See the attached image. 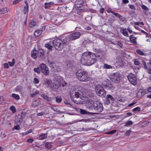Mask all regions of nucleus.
I'll return each mask as SVG.
<instances>
[{
  "instance_id": "obj_54",
  "label": "nucleus",
  "mask_w": 151,
  "mask_h": 151,
  "mask_svg": "<svg viewBox=\"0 0 151 151\" xmlns=\"http://www.w3.org/2000/svg\"><path fill=\"white\" fill-rule=\"evenodd\" d=\"M116 130H114L112 131H111L109 132H107L106 133V134H112L113 133H115L116 132Z\"/></svg>"
},
{
  "instance_id": "obj_61",
  "label": "nucleus",
  "mask_w": 151,
  "mask_h": 151,
  "mask_svg": "<svg viewBox=\"0 0 151 151\" xmlns=\"http://www.w3.org/2000/svg\"><path fill=\"white\" fill-rule=\"evenodd\" d=\"M51 109L54 111L56 112H60V111L58 110V109L55 106H54L52 107H51Z\"/></svg>"
},
{
  "instance_id": "obj_6",
  "label": "nucleus",
  "mask_w": 151,
  "mask_h": 151,
  "mask_svg": "<svg viewBox=\"0 0 151 151\" xmlns=\"http://www.w3.org/2000/svg\"><path fill=\"white\" fill-rule=\"evenodd\" d=\"M95 90L96 93L100 96L104 97L106 94L104 88L100 84H98L95 86Z\"/></svg>"
},
{
  "instance_id": "obj_47",
  "label": "nucleus",
  "mask_w": 151,
  "mask_h": 151,
  "mask_svg": "<svg viewBox=\"0 0 151 151\" xmlns=\"http://www.w3.org/2000/svg\"><path fill=\"white\" fill-rule=\"evenodd\" d=\"M44 4V7L46 9H48L51 7L50 5L48 4L47 3H45Z\"/></svg>"
},
{
  "instance_id": "obj_24",
  "label": "nucleus",
  "mask_w": 151,
  "mask_h": 151,
  "mask_svg": "<svg viewBox=\"0 0 151 151\" xmlns=\"http://www.w3.org/2000/svg\"><path fill=\"white\" fill-rule=\"evenodd\" d=\"M115 65L118 68L122 67L123 66V63L122 60L121 59L117 60Z\"/></svg>"
},
{
  "instance_id": "obj_26",
  "label": "nucleus",
  "mask_w": 151,
  "mask_h": 151,
  "mask_svg": "<svg viewBox=\"0 0 151 151\" xmlns=\"http://www.w3.org/2000/svg\"><path fill=\"white\" fill-rule=\"evenodd\" d=\"M41 96L44 99L50 102L51 101V99L45 94H42L41 95Z\"/></svg>"
},
{
  "instance_id": "obj_1",
  "label": "nucleus",
  "mask_w": 151,
  "mask_h": 151,
  "mask_svg": "<svg viewBox=\"0 0 151 151\" xmlns=\"http://www.w3.org/2000/svg\"><path fill=\"white\" fill-rule=\"evenodd\" d=\"M96 56L93 53L87 52L83 53L81 58L82 63L86 65L90 66L96 63Z\"/></svg>"
},
{
  "instance_id": "obj_53",
  "label": "nucleus",
  "mask_w": 151,
  "mask_h": 151,
  "mask_svg": "<svg viewBox=\"0 0 151 151\" xmlns=\"http://www.w3.org/2000/svg\"><path fill=\"white\" fill-rule=\"evenodd\" d=\"M33 83L35 84H37L39 83V80L37 78H35L34 79Z\"/></svg>"
},
{
  "instance_id": "obj_27",
  "label": "nucleus",
  "mask_w": 151,
  "mask_h": 151,
  "mask_svg": "<svg viewBox=\"0 0 151 151\" xmlns=\"http://www.w3.org/2000/svg\"><path fill=\"white\" fill-rule=\"evenodd\" d=\"M23 11L24 12V14L26 15V19H27V16L29 11V6H24V7Z\"/></svg>"
},
{
  "instance_id": "obj_63",
  "label": "nucleus",
  "mask_w": 151,
  "mask_h": 151,
  "mask_svg": "<svg viewBox=\"0 0 151 151\" xmlns=\"http://www.w3.org/2000/svg\"><path fill=\"white\" fill-rule=\"evenodd\" d=\"M4 101V99L2 96L0 95V104L2 103Z\"/></svg>"
},
{
  "instance_id": "obj_32",
  "label": "nucleus",
  "mask_w": 151,
  "mask_h": 151,
  "mask_svg": "<svg viewBox=\"0 0 151 151\" xmlns=\"http://www.w3.org/2000/svg\"><path fill=\"white\" fill-rule=\"evenodd\" d=\"M8 9L7 8H5L0 9V14H5L8 12Z\"/></svg>"
},
{
  "instance_id": "obj_43",
  "label": "nucleus",
  "mask_w": 151,
  "mask_h": 151,
  "mask_svg": "<svg viewBox=\"0 0 151 151\" xmlns=\"http://www.w3.org/2000/svg\"><path fill=\"white\" fill-rule=\"evenodd\" d=\"M46 26V25L43 26L38 30L42 33V32L45 29Z\"/></svg>"
},
{
  "instance_id": "obj_37",
  "label": "nucleus",
  "mask_w": 151,
  "mask_h": 151,
  "mask_svg": "<svg viewBox=\"0 0 151 151\" xmlns=\"http://www.w3.org/2000/svg\"><path fill=\"white\" fill-rule=\"evenodd\" d=\"M12 97L17 100H19L20 99L19 96L18 94L15 93H12Z\"/></svg>"
},
{
  "instance_id": "obj_58",
  "label": "nucleus",
  "mask_w": 151,
  "mask_h": 151,
  "mask_svg": "<svg viewBox=\"0 0 151 151\" xmlns=\"http://www.w3.org/2000/svg\"><path fill=\"white\" fill-rule=\"evenodd\" d=\"M110 103V101L108 99L106 98V100L105 101V103L107 105L109 104Z\"/></svg>"
},
{
  "instance_id": "obj_2",
  "label": "nucleus",
  "mask_w": 151,
  "mask_h": 151,
  "mask_svg": "<svg viewBox=\"0 0 151 151\" xmlns=\"http://www.w3.org/2000/svg\"><path fill=\"white\" fill-rule=\"evenodd\" d=\"M76 104H83V99H81V97L84 98V100L86 99H88V96H90L89 94L88 93V91L85 90L84 88H82L81 91H78L76 92Z\"/></svg>"
},
{
  "instance_id": "obj_42",
  "label": "nucleus",
  "mask_w": 151,
  "mask_h": 151,
  "mask_svg": "<svg viewBox=\"0 0 151 151\" xmlns=\"http://www.w3.org/2000/svg\"><path fill=\"white\" fill-rule=\"evenodd\" d=\"M35 22L34 21H31L29 24V27L31 28H32L35 25Z\"/></svg>"
},
{
  "instance_id": "obj_50",
  "label": "nucleus",
  "mask_w": 151,
  "mask_h": 151,
  "mask_svg": "<svg viewBox=\"0 0 151 151\" xmlns=\"http://www.w3.org/2000/svg\"><path fill=\"white\" fill-rule=\"evenodd\" d=\"M141 7L142 9L146 11H148V8L145 5H142L141 6Z\"/></svg>"
},
{
  "instance_id": "obj_41",
  "label": "nucleus",
  "mask_w": 151,
  "mask_h": 151,
  "mask_svg": "<svg viewBox=\"0 0 151 151\" xmlns=\"http://www.w3.org/2000/svg\"><path fill=\"white\" fill-rule=\"evenodd\" d=\"M8 63L9 64V65L10 66H12L14 65L15 63V60L14 58H13L12 59V62H9Z\"/></svg>"
},
{
  "instance_id": "obj_46",
  "label": "nucleus",
  "mask_w": 151,
  "mask_h": 151,
  "mask_svg": "<svg viewBox=\"0 0 151 151\" xmlns=\"http://www.w3.org/2000/svg\"><path fill=\"white\" fill-rule=\"evenodd\" d=\"M134 64L136 65H139L140 64V62L137 59L134 60Z\"/></svg>"
},
{
  "instance_id": "obj_5",
  "label": "nucleus",
  "mask_w": 151,
  "mask_h": 151,
  "mask_svg": "<svg viewBox=\"0 0 151 151\" xmlns=\"http://www.w3.org/2000/svg\"><path fill=\"white\" fill-rule=\"evenodd\" d=\"M55 48L57 50H61L63 47L64 43L62 40L59 38L54 40L52 42Z\"/></svg>"
},
{
  "instance_id": "obj_33",
  "label": "nucleus",
  "mask_w": 151,
  "mask_h": 151,
  "mask_svg": "<svg viewBox=\"0 0 151 151\" xmlns=\"http://www.w3.org/2000/svg\"><path fill=\"white\" fill-rule=\"evenodd\" d=\"M56 81L58 82V84H59L60 83H61L62 82H63V78L61 76H57L56 78Z\"/></svg>"
},
{
  "instance_id": "obj_39",
  "label": "nucleus",
  "mask_w": 151,
  "mask_h": 151,
  "mask_svg": "<svg viewBox=\"0 0 151 151\" xmlns=\"http://www.w3.org/2000/svg\"><path fill=\"white\" fill-rule=\"evenodd\" d=\"M62 100L61 96H57L55 98V101L58 103H60Z\"/></svg>"
},
{
  "instance_id": "obj_28",
  "label": "nucleus",
  "mask_w": 151,
  "mask_h": 151,
  "mask_svg": "<svg viewBox=\"0 0 151 151\" xmlns=\"http://www.w3.org/2000/svg\"><path fill=\"white\" fill-rule=\"evenodd\" d=\"M40 104V101L39 100H35L33 101L32 103V106L36 107Z\"/></svg>"
},
{
  "instance_id": "obj_18",
  "label": "nucleus",
  "mask_w": 151,
  "mask_h": 151,
  "mask_svg": "<svg viewBox=\"0 0 151 151\" xmlns=\"http://www.w3.org/2000/svg\"><path fill=\"white\" fill-rule=\"evenodd\" d=\"M60 86V84L52 83L51 84L50 87L53 91H56Z\"/></svg>"
},
{
  "instance_id": "obj_31",
  "label": "nucleus",
  "mask_w": 151,
  "mask_h": 151,
  "mask_svg": "<svg viewBox=\"0 0 151 151\" xmlns=\"http://www.w3.org/2000/svg\"><path fill=\"white\" fill-rule=\"evenodd\" d=\"M45 47L49 50H52V46L50 42H47L45 45Z\"/></svg>"
},
{
  "instance_id": "obj_64",
  "label": "nucleus",
  "mask_w": 151,
  "mask_h": 151,
  "mask_svg": "<svg viewBox=\"0 0 151 151\" xmlns=\"http://www.w3.org/2000/svg\"><path fill=\"white\" fill-rule=\"evenodd\" d=\"M67 83L66 82H65V81H64V82H62L60 83L59 84H60V86H61L63 87L65 85H66L67 84Z\"/></svg>"
},
{
  "instance_id": "obj_36",
  "label": "nucleus",
  "mask_w": 151,
  "mask_h": 151,
  "mask_svg": "<svg viewBox=\"0 0 151 151\" xmlns=\"http://www.w3.org/2000/svg\"><path fill=\"white\" fill-rule=\"evenodd\" d=\"M125 124L124 125V127H128L129 125H132L133 124L132 122L131 121H128L127 122L125 123Z\"/></svg>"
},
{
  "instance_id": "obj_55",
  "label": "nucleus",
  "mask_w": 151,
  "mask_h": 151,
  "mask_svg": "<svg viewBox=\"0 0 151 151\" xmlns=\"http://www.w3.org/2000/svg\"><path fill=\"white\" fill-rule=\"evenodd\" d=\"M45 114V113L44 112L42 111L40 113H37V115L38 116H40L44 115Z\"/></svg>"
},
{
  "instance_id": "obj_34",
  "label": "nucleus",
  "mask_w": 151,
  "mask_h": 151,
  "mask_svg": "<svg viewBox=\"0 0 151 151\" xmlns=\"http://www.w3.org/2000/svg\"><path fill=\"white\" fill-rule=\"evenodd\" d=\"M136 52L137 53H138L139 55H145L146 54L145 53L143 52L140 49H137L136 50Z\"/></svg>"
},
{
  "instance_id": "obj_25",
  "label": "nucleus",
  "mask_w": 151,
  "mask_h": 151,
  "mask_svg": "<svg viewBox=\"0 0 151 151\" xmlns=\"http://www.w3.org/2000/svg\"><path fill=\"white\" fill-rule=\"evenodd\" d=\"M70 41H71L76 40V32L69 35L68 37Z\"/></svg>"
},
{
  "instance_id": "obj_62",
  "label": "nucleus",
  "mask_w": 151,
  "mask_h": 151,
  "mask_svg": "<svg viewBox=\"0 0 151 151\" xmlns=\"http://www.w3.org/2000/svg\"><path fill=\"white\" fill-rule=\"evenodd\" d=\"M131 132V130L130 129H129V130H127L126 133H125V134H126L127 136H129L130 134V133Z\"/></svg>"
},
{
  "instance_id": "obj_48",
  "label": "nucleus",
  "mask_w": 151,
  "mask_h": 151,
  "mask_svg": "<svg viewBox=\"0 0 151 151\" xmlns=\"http://www.w3.org/2000/svg\"><path fill=\"white\" fill-rule=\"evenodd\" d=\"M111 13L113 14L115 16L117 17L120 18L121 17H122L121 15L117 13L114 12H111Z\"/></svg>"
},
{
  "instance_id": "obj_30",
  "label": "nucleus",
  "mask_w": 151,
  "mask_h": 151,
  "mask_svg": "<svg viewBox=\"0 0 151 151\" xmlns=\"http://www.w3.org/2000/svg\"><path fill=\"white\" fill-rule=\"evenodd\" d=\"M47 134H42L39 137V139L40 140H43L46 139L47 137Z\"/></svg>"
},
{
  "instance_id": "obj_17",
  "label": "nucleus",
  "mask_w": 151,
  "mask_h": 151,
  "mask_svg": "<svg viewBox=\"0 0 151 151\" xmlns=\"http://www.w3.org/2000/svg\"><path fill=\"white\" fill-rule=\"evenodd\" d=\"M70 98L71 100L74 103H76L75 96L76 91L74 89L73 90H71L70 92Z\"/></svg>"
},
{
  "instance_id": "obj_19",
  "label": "nucleus",
  "mask_w": 151,
  "mask_h": 151,
  "mask_svg": "<svg viewBox=\"0 0 151 151\" xmlns=\"http://www.w3.org/2000/svg\"><path fill=\"white\" fill-rule=\"evenodd\" d=\"M80 112L81 113V114H87L90 115H94L97 114V113H94L86 111L85 110L83 109H80Z\"/></svg>"
},
{
  "instance_id": "obj_9",
  "label": "nucleus",
  "mask_w": 151,
  "mask_h": 151,
  "mask_svg": "<svg viewBox=\"0 0 151 151\" xmlns=\"http://www.w3.org/2000/svg\"><path fill=\"white\" fill-rule=\"evenodd\" d=\"M48 63L51 69L55 72H60L61 71L60 68L55 64V63L53 61L48 60Z\"/></svg>"
},
{
  "instance_id": "obj_21",
  "label": "nucleus",
  "mask_w": 151,
  "mask_h": 151,
  "mask_svg": "<svg viewBox=\"0 0 151 151\" xmlns=\"http://www.w3.org/2000/svg\"><path fill=\"white\" fill-rule=\"evenodd\" d=\"M120 32L124 36L127 37L129 36V35L126 28H121L120 29Z\"/></svg>"
},
{
  "instance_id": "obj_23",
  "label": "nucleus",
  "mask_w": 151,
  "mask_h": 151,
  "mask_svg": "<svg viewBox=\"0 0 151 151\" xmlns=\"http://www.w3.org/2000/svg\"><path fill=\"white\" fill-rule=\"evenodd\" d=\"M137 37H134L133 35H131L129 37V39L132 42L135 44H137V42L136 41V39Z\"/></svg>"
},
{
  "instance_id": "obj_10",
  "label": "nucleus",
  "mask_w": 151,
  "mask_h": 151,
  "mask_svg": "<svg viewBox=\"0 0 151 151\" xmlns=\"http://www.w3.org/2000/svg\"><path fill=\"white\" fill-rule=\"evenodd\" d=\"M120 77L119 74L118 73H116L111 76L110 78L113 82L117 83L120 81Z\"/></svg>"
},
{
  "instance_id": "obj_45",
  "label": "nucleus",
  "mask_w": 151,
  "mask_h": 151,
  "mask_svg": "<svg viewBox=\"0 0 151 151\" xmlns=\"http://www.w3.org/2000/svg\"><path fill=\"white\" fill-rule=\"evenodd\" d=\"M141 109L139 107H137L132 109V111L135 112L136 111H140Z\"/></svg>"
},
{
  "instance_id": "obj_49",
  "label": "nucleus",
  "mask_w": 151,
  "mask_h": 151,
  "mask_svg": "<svg viewBox=\"0 0 151 151\" xmlns=\"http://www.w3.org/2000/svg\"><path fill=\"white\" fill-rule=\"evenodd\" d=\"M134 23L136 25H143L144 24V23L143 22H134Z\"/></svg>"
},
{
  "instance_id": "obj_20",
  "label": "nucleus",
  "mask_w": 151,
  "mask_h": 151,
  "mask_svg": "<svg viewBox=\"0 0 151 151\" xmlns=\"http://www.w3.org/2000/svg\"><path fill=\"white\" fill-rule=\"evenodd\" d=\"M146 93L145 90L140 89L137 92V96L139 97H141L144 95Z\"/></svg>"
},
{
  "instance_id": "obj_3",
  "label": "nucleus",
  "mask_w": 151,
  "mask_h": 151,
  "mask_svg": "<svg viewBox=\"0 0 151 151\" xmlns=\"http://www.w3.org/2000/svg\"><path fill=\"white\" fill-rule=\"evenodd\" d=\"M76 78L80 81L87 82L90 80L88 73L80 69L76 72Z\"/></svg>"
},
{
  "instance_id": "obj_60",
  "label": "nucleus",
  "mask_w": 151,
  "mask_h": 151,
  "mask_svg": "<svg viewBox=\"0 0 151 151\" xmlns=\"http://www.w3.org/2000/svg\"><path fill=\"white\" fill-rule=\"evenodd\" d=\"M4 67L6 68H9L8 64L7 63H5L4 64Z\"/></svg>"
},
{
  "instance_id": "obj_22",
  "label": "nucleus",
  "mask_w": 151,
  "mask_h": 151,
  "mask_svg": "<svg viewBox=\"0 0 151 151\" xmlns=\"http://www.w3.org/2000/svg\"><path fill=\"white\" fill-rule=\"evenodd\" d=\"M37 50L35 48L31 52V57L34 59L36 58L37 57Z\"/></svg>"
},
{
  "instance_id": "obj_38",
  "label": "nucleus",
  "mask_w": 151,
  "mask_h": 151,
  "mask_svg": "<svg viewBox=\"0 0 151 151\" xmlns=\"http://www.w3.org/2000/svg\"><path fill=\"white\" fill-rule=\"evenodd\" d=\"M104 68L106 69H112V67L110 65H108L107 64H104Z\"/></svg>"
},
{
  "instance_id": "obj_29",
  "label": "nucleus",
  "mask_w": 151,
  "mask_h": 151,
  "mask_svg": "<svg viewBox=\"0 0 151 151\" xmlns=\"http://www.w3.org/2000/svg\"><path fill=\"white\" fill-rule=\"evenodd\" d=\"M45 147L46 149L47 150L50 149L52 147V145L51 144V143L49 142H46L45 143Z\"/></svg>"
},
{
  "instance_id": "obj_7",
  "label": "nucleus",
  "mask_w": 151,
  "mask_h": 151,
  "mask_svg": "<svg viewBox=\"0 0 151 151\" xmlns=\"http://www.w3.org/2000/svg\"><path fill=\"white\" fill-rule=\"evenodd\" d=\"M93 109L97 113L102 111L103 109L102 104L98 101H95L93 102Z\"/></svg>"
},
{
  "instance_id": "obj_57",
  "label": "nucleus",
  "mask_w": 151,
  "mask_h": 151,
  "mask_svg": "<svg viewBox=\"0 0 151 151\" xmlns=\"http://www.w3.org/2000/svg\"><path fill=\"white\" fill-rule=\"evenodd\" d=\"M81 35V33L79 32H76V39L79 37Z\"/></svg>"
},
{
  "instance_id": "obj_4",
  "label": "nucleus",
  "mask_w": 151,
  "mask_h": 151,
  "mask_svg": "<svg viewBox=\"0 0 151 151\" xmlns=\"http://www.w3.org/2000/svg\"><path fill=\"white\" fill-rule=\"evenodd\" d=\"M34 71L35 73L40 74L42 72L45 75H48L49 74V71L47 65L45 64L42 63L37 68H34Z\"/></svg>"
},
{
  "instance_id": "obj_11",
  "label": "nucleus",
  "mask_w": 151,
  "mask_h": 151,
  "mask_svg": "<svg viewBox=\"0 0 151 151\" xmlns=\"http://www.w3.org/2000/svg\"><path fill=\"white\" fill-rule=\"evenodd\" d=\"M24 111L25 109H24L21 114H18L17 122L19 124H21L23 119L24 118L26 114H27V113L25 112Z\"/></svg>"
},
{
  "instance_id": "obj_51",
  "label": "nucleus",
  "mask_w": 151,
  "mask_h": 151,
  "mask_svg": "<svg viewBox=\"0 0 151 151\" xmlns=\"http://www.w3.org/2000/svg\"><path fill=\"white\" fill-rule=\"evenodd\" d=\"M73 66L72 62L70 61H68L67 63V66L69 67H72Z\"/></svg>"
},
{
  "instance_id": "obj_44",
  "label": "nucleus",
  "mask_w": 151,
  "mask_h": 151,
  "mask_svg": "<svg viewBox=\"0 0 151 151\" xmlns=\"http://www.w3.org/2000/svg\"><path fill=\"white\" fill-rule=\"evenodd\" d=\"M10 109L14 113L16 112V109L14 106H11L10 107Z\"/></svg>"
},
{
  "instance_id": "obj_15",
  "label": "nucleus",
  "mask_w": 151,
  "mask_h": 151,
  "mask_svg": "<svg viewBox=\"0 0 151 151\" xmlns=\"http://www.w3.org/2000/svg\"><path fill=\"white\" fill-rule=\"evenodd\" d=\"M37 57L40 58L44 59L45 56L44 55V51L41 48H39L37 50Z\"/></svg>"
},
{
  "instance_id": "obj_59",
  "label": "nucleus",
  "mask_w": 151,
  "mask_h": 151,
  "mask_svg": "<svg viewBox=\"0 0 151 151\" xmlns=\"http://www.w3.org/2000/svg\"><path fill=\"white\" fill-rule=\"evenodd\" d=\"M33 139L31 138H29L27 140V142L32 143L33 141Z\"/></svg>"
},
{
  "instance_id": "obj_12",
  "label": "nucleus",
  "mask_w": 151,
  "mask_h": 151,
  "mask_svg": "<svg viewBox=\"0 0 151 151\" xmlns=\"http://www.w3.org/2000/svg\"><path fill=\"white\" fill-rule=\"evenodd\" d=\"M144 66V68L147 71V72L149 74H151V61H149L148 62L146 63L143 61Z\"/></svg>"
},
{
  "instance_id": "obj_56",
  "label": "nucleus",
  "mask_w": 151,
  "mask_h": 151,
  "mask_svg": "<svg viewBox=\"0 0 151 151\" xmlns=\"http://www.w3.org/2000/svg\"><path fill=\"white\" fill-rule=\"evenodd\" d=\"M38 92H35L33 93L30 94V96L32 97H33L35 96L36 95L38 94Z\"/></svg>"
},
{
  "instance_id": "obj_8",
  "label": "nucleus",
  "mask_w": 151,
  "mask_h": 151,
  "mask_svg": "<svg viewBox=\"0 0 151 151\" xmlns=\"http://www.w3.org/2000/svg\"><path fill=\"white\" fill-rule=\"evenodd\" d=\"M83 0H76V10L78 14H80L83 8Z\"/></svg>"
},
{
  "instance_id": "obj_52",
  "label": "nucleus",
  "mask_w": 151,
  "mask_h": 151,
  "mask_svg": "<svg viewBox=\"0 0 151 151\" xmlns=\"http://www.w3.org/2000/svg\"><path fill=\"white\" fill-rule=\"evenodd\" d=\"M14 129H16L17 130H19L20 129V128L19 125H17L15 126L12 129L14 130Z\"/></svg>"
},
{
  "instance_id": "obj_16",
  "label": "nucleus",
  "mask_w": 151,
  "mask_h": 151,
  "mask_svg": "<svg viewBox=\"0 0 151 151\" xmlns=\"http://www.w3.org/2000/svg\"><path fill=\"white\" fill-rule=\"evenodd\" d=\"M88 102L87 103V108L89 109V110H91L93 109V103L90 99L88 100L86 99Z\"/></svg>"
},
{
  "instance_id": "obj_35",
  "label": "nucleus",
  "mask_w": 151,
  "mask_h": 151,
  "mask_svg": "<svg viewBox=\"0 0 151 151\" xmlns=\"http://www.w3.org/2000/svg\"><path fill=\"white\" fill-rule=\"evenodd\" d=\"M41 33L38 30L35 31L34 33V35L35 37H37L39 36L41 34Z\"/></svg>"
},
{
  "instance_id": "obj_13",
  "label": "nucleus",
  "mask_w": 151,
  "mask_h": 151,
  "mask_svg": "<svg viewBox=\"0 0 151 151\" xmlns=\"http://www.w3.org/2000/svg\"><path fill=\"white\" fill-rule=\"evenodd\" d=\"M127 77L131 83L133 85H135L136 84L137 79L134 75L130 74Z\"/></svg>"
},
{
  "instance_id": "obj_40",
  "label": "nucleus",
  "mask_w": 151,
  "mask_h": 151,
  "mask_svg": "<svg viewBox=\"0 0 151 151\" xmlns=\"http://www.w3.org/2000/svg\"><path fill=\"white\" fill-rule=\"evenodd\" d=\"M106 98L108 99L109 100H111V101H114L115 100L114 98L110 94L107 95L106 96Z\"/></svg>"
},
{
  "instance_id": "obj_14",
  "label": "nucleus",
  "mask_w": 151,
  "mask_h": 151,
  "mask_svg": "<svg viewBox=\"0 0 151 151\" xmlns=\"http://www.w3.org/2000/svg\"><path fill=\"white\" fill-rule=\"evenodd\" d=\"M52 82L50 78H44L42 80V83L45 86L48 87Z\"/></svg>"
}]
</instances>
